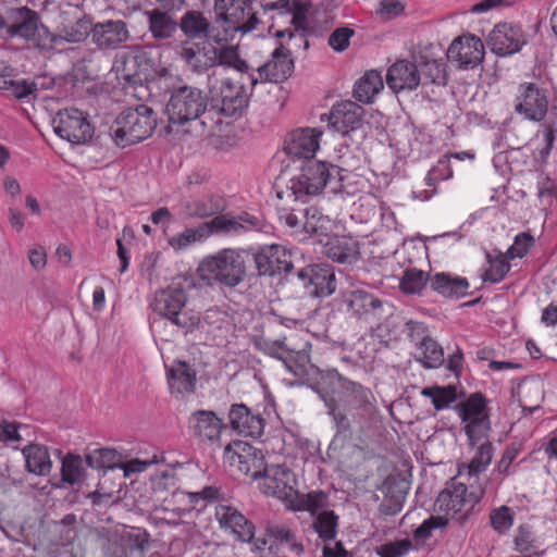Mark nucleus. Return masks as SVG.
Returning a JSON list of instances; mask_svg holds the SVG:
<instances>
[{
  "label": "nucleus",
  "instance_id": "1",
  "mask_svg": "<svg viewBox=\"0 0 557 557\" xmlns=\"http://www.w3.org/2000/svg\"><path fill=\"white\" fill-rule=\"evenodd\" d=\"M348 171L332 163L309 158L302 161L299 173L290 181L289 189L296 199L318 196L323 190L336 195L344 191V181Z\"/></svg>",
  "mask_w": 557,
  "mask_h": 557
},
{
  "label": "nucleus",
  "instance_id": "2",
  "mask_svg": "<svg viewBox=\"0 0 557 557\" xmlns=\"http://www.w3.org/2000/svg\"><path fill=\"white\" fill-rule=\"evenodd\" d=\"M0 37L7 41L18 39L40 50L52 49L54 39L39 14L28 7L9 8L0 14Z\"/></svg>",
  "mask_w": 557,
  "mask_h": 557
},
{
  "label": "nucleus",
  "instance_id": "3",
  "mask_svg": "<svg viewBox=\"0 0 557 557\" xmlns=\"http://www.w3.org/2000/svg\"><path fill=\"white\" fill-rule=\"evenodd\" d=\"M157 123V113L147 104L128 107L116 116L109 135L115 146L126 148L149 138Z\"/></svg>",
  "mask_w": 557,
  "mask_h": 557
},
{
  "label": "nucleus",
  "instance_id": "4",
  "mask_svg": "<svg viewBox=\"0 0 557 557\" xmlns=\"http://www.w3.org/2000/svg\"><path fill=\"white\" fill-rule=\"evenodd\" d=\"M255 0H214L215 23L224 34L216 35L218 41L233 39L236 33L247 34L260 23L253 10Z\"/></svg>",
  "mask_w": 557,
  "mask_h": 557
},
{
  "label": "nucleus",
  "instance_id": "5",
  "mask_svg": "<svg viewBox=\"0 0 557 557\" xmlns=\"http://www.w3.org/2000/svg\"><path fill=\"white\" fill-rule=\"evenodd\" d=\"M199 271L203 280L235 287L245 278L246 267L240 251L225 248L202 260Z\"/></svg>",
  "mask_w": 557,
  "mask_h": 557
},
{
  "label": "nucleus",
  "instance_id": "6",
  "mask_svg": "<svg viewBox=\"0 0 557 557\" xmlns=\"http://www.w3.org/2000/svg\"><path fill=\"white\" fill-rule=\"evenodd\" d=\"M186 302V292L182 287L170 286L154 294L151 308L156 314L170 321L184 334H188L200 324V317L185 310Z\"/></svg>",
  "mask_w": 557,
  "mask_h": 557
},
{
  "label": "nucleus",
  "instance_id": "7",
  "mask_svg": "<svg viewBox=\"0 0 557 557\" xmlns=\"http://www.w3.org/2000/svg\"><path fill=\"white\" fill-rule=\"evenodd\" d=\"M208 95L196 86L181 85L171 90L165 112L169 122L185 125L199 120L207 111Z\"/></svg>",
  "mask_w": 557,
  "mask_h": 557
},
{
  "label": "nucleus",
  "instance_id": "8",
  "mask_svg": "<svg viewBox=\"0 0 557 557\" xmlns=\"http://www.w3.org/2000/svg\"><path fill=\"white\" fill-rule=\"evenodd\" d=\"M454 410L465 423L463 430L471 447L487 440L492 426L487 399L482 393L470 394L463 401L455 405Z\"/></svg>",
  "mask_w": 557,
  "mask_h": 557
},
{
  "label": "nucleus",
  "instance_id": "9",
  "mask_svg": "<svg viewBox=\"0 0 557 557\" xmlns=\"http://www.w3.org/2000/svg\"><path fill=\"white\" fill-rule=\"evenodd\" d=\"M209 99L213 109L228 117L240 116L248 106L244 85L236 84L230 78L215 79L211 83L209 77Z\"/></svg>",
  "mask_w": 557,
  "mask_h": 557
},
{
  "label": "nucleus",
  "instance_id": "10",
  "mask_svg": "<svg viewBox=\"0 0 557 557\" xmlns=\"http://www.w3.org/2000/svg\"><path fill=\"white\" fill-rule=\"evenodd\" d=\"M484 488L478 487L468 493L465 483L451 479L446 483L445 488L438 494L434 508L437 512L445 513L444 517H455L463 509H472L484 496Z\"/></svg>",
  "mask_w": 557,
  "mask_h": 557
},
{
  "label": "nucleus",
  "instance_id": "11",
  "mask_svg": "<svg viewBox=\"0 0 557 557\" xmlns=\"http://www.w3.org/2000/svg\"><path fill=\"white\" fill-rule=\"evenodd\" d=\"M224 462L237 470L251 481L261 478L267 471V462L261 449L255 448L242 441H234L226 445L223 454Z\"/></svg>",
  "mask_w": 557,
  "mask_h": 557
},
{
  "label": "nucleus",
  "instance_id": "12",
  "mask_svg": "<svg viewBox=\"0 0 557 557\" xmlns=\"http://www.w3.org/2000/svg\"><path fill=\"white\" fill-rule=\"evenodd\" d=\"M52 127L60 138L73 145L85 144L94 135L88 115L75 108L60 110L52 119Z\"/></svg>",
  "mask_w": 557,
  "mask_h": 557
},
{
  "label": "nucleus",
  "instance_id": "13",
  "mask_svg": "<svg viewBox=\"0 0 557 557\" xmlns=\"http://www.w3.org/2000/svg\"><path fill=\"white\" fill-rule=\"evenodd\" d=\"M329 376L338 383L339 392L336 400L343 410L361 411L368 414L374 410L376 400L369 387L347 379L336 369L330 370Z\"/></svg>",
  "mask_w": 557,
  "mask_h": 557
},
{
  "label": "nucleus",
  "instance_id": "14",
  "mask_svg": "<svg viewBox=\"0 0 557 557\" xmlns=\"http://www.w3.org/2000/svg\"><path fill=\"white\" fill-rule=\"evenodd\" d=\"M253 547L259 552L269 549L271 554H276L282 547H287L297 556L304 553V545L297 540L296 532L282 523H268L264 534L253 540Z\"/></svg>",
  "mask_w": 557,
  "mask_h": 557
},
{
  "label": "nucleus",
  "instance_id": "15",
  "mask_svg": "<svg viewBox=\"0 0 557 557\" xmlns=\"http://www.w3.org/2000/svg\"><path fill=\"white\" fill-rule=\"evenodd\" d=\"M343 305L351 317L367 322L381 319L384 302L364 288L343 293Z\"/></svg>",
  "mask_w": 557,
  "mask_h": 557
},
{
  "label": "nucleus",
  "instance_id": "16",
  "mask_svg": "<svg viewBox=\"0 0 557 557\" xmlns=\"http://www.w3.org/2000/svg\"><path fill=\"white\" fill-rule=\"evenodd\" d=\"M548 110V99L544 89L534 83H523L518 88L515 111L524 119L541 122Z\"/></svg>",
  "mask_w": 557,
  "mask_h": 557
},
{
  "label": "nucleus",
  "instance_id": "17",
  "mask_svg": "<svg viewBox=\"0 0 557 557\" xmlns=\"http://www.w3.org/2000/svg\"><path fill=\"white\" fill-rule=\"evenodd\" d=\"M297 277L312 296H329L336 289L334 270L326 263L309 264L297 272Z\"/></svg>",
  "mask_w": 557,
  "mask_h": 557
},
{
  "label": "nucleus",
  "instance_id": "18",
  "mask_svg": "<svg viewBox=\"0 0 557 557\" xmlns=\"http://www.w3.org/2000/svg\"><path fill=\"white\" fill-rule=\"evenodd\" d=\"M447 58L457 63L459 69H474L483 61L484 45L474 35L458 37L450 44Z\"/></svg>",
  "mask_w": 557,
  "mask_h": 557
},
{
  "label": "nucleus",
  "instance_id": "19",
  "mask_svg": "<svg viewBox=\"0 0 557 557\" xmlns=\"http://www.w3.org/2000/svg\"><path fill=\"white\" fill-rule=\"evenodd\" d=\"M257 347L265 355L282 361L287 371L295 375L301 373L310 362V356L305 349H292L284 339H263Z\"/></svg>",
  "mask_w": 557,
  "mask_h": 557
},
{
  "label": "nucleus",
  "instance_id": "20",
  "mask_svg": "<svg viewBox=\"0 0 557 557\" xmlns=\"http://www.w3.org/2000/svg\"><path fill=\"white\" fill-rule=\"evenodd\" d=\"M364 109L350 100L333 104L329 114V125L338 134L345 136L363 125Z\"/></svg>",
  "mask_w": 557,
  "mask_h": 557
},
{
  "label": "nucleus",
  "instance_id": "21",
  "mask_svg": "<svg viewBox=\"0 0 557 557\" xmlns=\"http://www.w3.org/2000/svg\"><path fill=\"white\" fill-rule=\"evenodd\" d=\"M295 62L285 44L280 45L271 52L270 59L257 70L262 82L282 83L294 72Z\"/></svg>",
  "mask_w": 557,
  "mask_h": 557
},
{
  "label": "nucleus",
  "instance_id": "22",
  "mask_svg": "<svg viewBox=\"0 0 557 557\" xmlns=\"http://www.w3.org/2000/svg\"><path fill=\"white\" fill-rule=\"evenodd\" d=\"M524 44V33L518 25L499 23L488 35L491 50L499 57L511 55L520 51Z\"/></svg>",
  "mask_w": 557,
  "mask_h": 557
},
{
  "label": "nucleus",
  "instance_id": "23",
  "mask_svg": "<svg viewBox=\"0 0 557 557\" xmlns=\"http://www.w3.org/2000/svg\"><path fill=\"white\" fill-rule=\"evenodd\" d=\"M202 224L203 227H207L208 238L211 235H240L248 231H259L262 228V221L249 213H244L236 218L219 214Z\"/></svg>",
  "mask_w": 557,
  "mask_h": 557
},
{
  "label": "nucleus",
  "instance_id": "24",
  "mask_svg": "<svg viewBox=\"0 0 557 557\" xmlns=\"http://www.w3.org/2000/svg\"><path fill=\"white\" fill-rule=\"evenodd\" d=\"M255 262L260 275L274 276L282 272L289 273L294 268L289 251L276 244L260 248L255 255Z\"/></svg>",
  "mask_w": 557,
  "mask_h": 557
},
{
  "label": "nucleus",
  "instance_id": "25",
  "mask_svg": "<svg viewBox=\"0 0 557 557\" xmlns=\"http://www.w3.org/2000/svg\"><path fill=\"white\" fill-rule=\"evenodd\" d=\"M262 492L269 496L278 499H286L293 496L295 475L290 469L281 465L267 466V471L262 472L261 478Z\"/></svg>",
  "mask_w": 557,
  "mask_h": 557
},
{
  "label": "nucleus",
  "instance_id": "26",
  "mask_svg": "<svg viewBox=\"0 0 557 557\" xmlns=\"http://www.w3.org/2000/svg\"><path fill=\"white\" fill-rule=\"evenodd\" d=\"M91 38L99 49L115 50L129 39V32L124 21L109 20L92 26Z\"/></svg>",
  "mask_w": 557,
  "mask_h": 557
},
{
  "label": "nucleus",
  "instance_id": "27",
  "mask_svg": "<svg viewBox=\"0 0 557 557\" xmlns=\"http://www.w3.org/2000/svg\"><path fill=\"white\" fill-rule=\"evenodd\" d=\"M322 131L313 127H305L293 131L285 139V151L288 156L304 159L314 158L319 149Z\"/></svg>",
  "mask_w": 557,
  "mask_h": 557
},
{
  "label": "nucleus",
  "instance_id": "28",
  "mask_svg": "<svg viewBox=\"0 0 557 557\" xmlns=\"http://www.w3.org/2000/svg\"><path fill=\"white\" fill-rule=\"evenodd\" d=\"M231 428L238 434L258 438L263 434L265 420L259 412L251 411L245 404H233L228 411Z\"/></svg>",
  "mask_w": 557,
  "mask_h": 557
},
{
  "label": "nucleus",
  "instance_id": "29",
  "mask_svg": "<svg viewBox=\"0 0 557 557\" xmlns=\"http://www.w3.org/2000/svg\"><path fill=\"white\" fill-rule=\"evenodd\" d=\"M224 428L223 421L211 410H197L188 418V429L200 442H216Z\"/></svg>",
  "mask_w": 557,
  "mask_h": 557
},
{
  "label": "nucleus",
  "instance_id": "30",
  "mask_svg": "<svg viewBox=\"0 0 557 557\" xmlns=\"http://www.w3.org/2000/svg\"><path fill=\"white\" fill-rule=\"evenodd\" d=\"M387 86L395 92L413 90L421 83V74L416 60H398L389 66L386 74Z\"/></svg>",
  "mask_w": 557,
  "mask_h": 557
},
{
  "label": "nucleus",
  "instance_id": "31",
  "mask_svg": "<svg viewBox=\"0 0 557 557\" xmlns=\"http://www.w3.org/2000/svg\"><path fill=\"white\" fill-rule=\"evenodd\" d=\"M166 369V380L172 394H194L197 384L196 369L184 360H173Z\"/></svg>",
  "mask_w": 557,
  "mask_h": 557
},
{
  "label": "nucleus",
  "instance_id": "32",
  "mask_svg": "<svg viewBox=\"0 0 557 557\" xmlns=\"http://www.w3.org/2000/svg\"><path fill=\"white\" fill-rule=\"evenodd\" d=\"M215 517L221 528L231 530L238 540L251 542L255 540V525L242 512L230 506H220Z\"/></svg>",
  "mask_w": 557,
  "mask_h": 557
},
{
  "label": "nucleus",
  "instance_id": "33",
  "mask_svg": "<svg viewBox=\"0 0 557 557\" xmlns=\"http://www.w3.org/2000/svg\"><path fill=\"white\" fill-rule=\"evenodd\" d=\"M430 286L432 290L445 298L459 299L468 295L470 285L466 277L440 272L430 277Z\"/></svg>",
  "mask_w": 557,
  "mask_h": 557
},
{
  "label": "nucleus",
  "instance_id": "34",
  "mask_svg": "<svg viewBox=\"0 0 557 557\" xmlns=\"http://www.w3.org/2000/svg\"><path fill=\"white\" fill-rule=\"evenodd\" d=\"M181 208L185 219H205L224 211L225 202L220 196L210 195L205 198L184 200Z\"/></svg>",
  "mask_w": 557,
  "mask_h": 557
},
{
  "label": "nucleus",
  "instance_id": "35",
  "mask_svg": "<svg viewBox=\"0 0 557 557\" xmlns=\"http://www.w3.org/2000/svg\"><path fill=\"white\" fill-rule=\"evenodd\" d=\"M172 12L173 11H165L159 8L145 11L148 29L153 39L166 40L172 38L176 33L178 24L171 15Z\"/></svg>",
  "mask_w": 557,
  "mask_h": 557
},
{
  "label": "nucleus",
  "instance_id": "36",
  "mask_svg": "<svg viewBox=\"0 0 557 557\" xmlns=\"http://www.w3.org/2000/svg\"><path fill=\"white\" fill-rule=\"evenodd\" d=\"M180 58L195 73H203L214 66L212 46L200 48L198 45L184 42L178 51Z\"/></svg>",
  "mask_w": 557,
  "mask_h": 557
},
{
  "label": "nucleus",
  "instance_id": "37",
  "mask_svg": "<svg viewBox=\"0 0 557 557\" xmlns=\"http://www.w3.org/2000/svg\"><path fill=\"white\" fill-rule=\"evenodd\" d=\"M324 255L338 263H351L359 255L358 244L348 237H332L323 245Z\"/></svg>",
  "mask_w": 557,
  "mask_h": 557
},
{
  "label": "nucleus",
  "instance_id": "38",
  "mask_svg": "<svg viewBox=\"0 0 557 557\" xmlns=\"http://www.w3.org/2000/svg\"><path fill=\"white\" fill-rule=\"evenodd\" d=\"M26 469L36 475L46 476L51 472L52 461L46 446L39 444H30L22 450Z\"/></svg>",
  "mask_w": 557,
  "mask_h": 557
},
{
  "label": "nucleus",
  "instance_id": "39",
  "mask_svg": "<svg viewBox=\"0 0 557 557\" xmlns=\"http://www.w3.org/2000/svg\"><path fill=\"white\" fill-rule=\"evenodd\" d=\"M305 15L297 11V13H293L290 17V23L294 25V28H285L282 30H277L275 36L277 38H287L285 41V48H289V53L293 55V51L298 48L308 49L309 41L307 39L305 33Z\"/></svg>",
  "mask_w": 557,
  "mask_h": 557
},
{
  "label": "nucleus",
  "instance_id": "40",
  "mask_svg": "<svg viewBox=\"0 0 557 557\" xmlns=\"http://www.w3.org/2000/svg\"><path fill=\"white\" fill-rule=\"evenodd\" d=\"M413 60L418 64V69L421 74V78H424V83H431L436 85H445L447 82V74L445 63L443 60L430 59L428 55L419 52L412 55Z\"/></svg>",
  "mask_w": 557,
  "mask_h": 557
},
{
  "label": "nucleus",
  "instance_id": "41",
  "mask_svg": "<svg viewBox=\"0 0 557 557\" xmlns=\"http://www.w3.org/2000/svg\"><path fill=\"white\" fill-rule=\"evenodd\" d=\"M177 24L183 34L191 39L208 37L211 26L203 13L196 10L187 11Z\"/></svg>",
  "mask_w": 557,
  "mask_h": 557
},
{
  "label": "nucleus",
  "instance_id": "42",
  "mask_svg": "<svg viewBox=\"0 0 557 557\" xmlns=\"http://www.w3.org/2000/svg\"><path fill=\"white\" fill-rule=\"evenodd\" d=\"M381 73L371 70L360 77L354 87V97L363 103H370L373 97L383 89Z\"/></svg>",
  "mask_w": 557,
  "mask_h": 557
},
{
  "label": "nucleus",
  "instance_id": "43",
  "mask_svg": "<svg viewBox=\"0 0 557 557\" xmlns=\"http://www.w3.org/2000/svg\"><path fill=\"white\" fill-rule=\"evenodd\" d=\"M92 25L91 22L86 18H78L72 24H62L59 27L57 35L52 34L53 47L62 41L66 42H81L91 34Z\"/></svg>",
  "mask_w": 557,
  "mask_h": 557
},
{
  "label": "nucleus",
  "instance_id": "44",
  "mask_svg": "<svg viewBox=\"0 0 557 557\" xmlns=\"http://www.w3.org/2000/svg\"><path fill=\"white\" fill-rule=\"evenodd\" d=\"M476 445L478 450L474 457L468 465H465L462 466V468L459 469L460 475L465 473L462 469L466 470L469 481L471 479H475L480 473L484 472L487 469L494 455V447L492 443L488 442L487 440H484Z\"/></svg>",
  "mask_w": 557,
  "mask_h": 557
},
{
  "label": "nucleus",
  "instance_id": "45",
  "mask_svg": "<svg viewBox=\"0 0 557 557\" xmlns=\"http://www.w3.org/2000/svg\"><path fill=\"white\" fill-rule=\"evenodd\" d=\"M416 359L426 369H436L445 362L444 349L430 337L416 347Z\"/></svg>",
  "mask_w": 557,
  "mask_h": 557
},
{
  "label": "nucleus",
  "instance_id": "46",
  "mask_svg": "<svg viewBox=\"0 0 557 557\" xmlns=\"http://www.w3.org/2000/svg\"><path fill=\"white\" fill-rule=\"evenodd\" d=\"M212 59L215 65L232 67L240 73H247L249 65L240 59L238 50L234 46L212 47Z\"/></svg>",
  "mask_w": 557,
  "mask_h": 557
},
{
  "label": "nucleus",
  "instance_id": "47",
  "mask_svg": "<svg viewBox=\"0 0 557 557\" xmlns=\"http://www.w3.org/2000/svg\"><path fill=\"white\" fill-rule=\"evenodd\" d=\"M421 395L431 399L436 411L449 408L458 398L457 387L450 384L424 387L421 391Z\"/></svg>",
  "mask_w": 557,
  "mask_h": 557
},
{
  "label": "nucleus",
  "instance_id": "48",
  "mask_svg": "<svg viewBox=\"0 0 557 557\" xmlns=\"http://www.w3.org/2000/svg\"><path fill=\"white\" fill-rule=\"evenodd\" d=\"M428 282H430V277L424 271L409 268L403 273L399 288L406 295H421Z\"/></svg>",
  "mask_w": 557,
  "mask_h": 557
},
{
  "label": "nucleus",
  "instance_id": "49",
  "mask_svg": "<svg viewBox=\"0 0 557 557\" xmlns=\"http://www.w3.org/2000/svg\"><path fill=\"white\" fill-rule=\"evenodd\" d=\"M208 238L207 227H203V224H200L197 227H188L184 230V232L172 236L168 239V244L174 250L180 251L186 249L187 247L203 242Z\"/></svg>",
  "mask_w": 557,
  "mask_h": 557
},
{
  "label": "nucleus",
  "instance_id": "50",
  "mask_svg": "<svg viewBox=\"0 0 557 557\" xmlns=\"http://www.w3.org/2000/svg\"><path fill=\"white\" fill-rule=\"evenodd\" d=\"M327 414L332 418L335 432H354L350 419L346 410H343L341 404L333 396H322Z\"/></svg>",
  "mask_w": 557,
  "mask_h": 557
},
{
  "label": "nucleus",
  "instance_id": "51",
  "mask_svg": "<svg viewBox=\"0 0 557 557\" xmlns=\"http://www.w3.org/2000/svg\"><path fill=\"white\" fill-rule=\"evenodd\" d=\"M84 474L83 459L79 456L69 454L62 460V481L71 485L82 481Z\"/></svg>",
  "mask_w": 557,
  "mask_h": 557
},
{
  "label": "nucleus",
  "instance_id": "52",
  "mask_svg": "<svg viewBox=\"0 0 557 557\" xmlns=\"http://www.w3.org/2000/svg\"><path fill=\"white\" fill-rule=\"evenodd\" d=\"M487 258L488 268L483 274V280L485 282L498 283L504 280L510 269V265L503 255H499L495 258H492L490 255H487Z\"/></svg>",
  "mask_w": 557,
  "mask_h": 557
},
{
  "label": "nucleus",
  "instance_id": "53",
  "mask_svg": "<svg viewBox=\"0 0 557 557\" xmlns=\"http://www.w3.org/2000/svg\"><path fill=\"white\" fill-rule=\"evenodd\" d=\"M490 521L496 532L505 534L513 524V511L510 507L503 505L492 510Z\"/></svg>",
  "mask_w": 557,
  "mask_h": 557
},
{
  "label": "nucleus",
  "instance_id": "54",
  "mask_svg": "<svg viewBox=\"0 0 557 557\" xmlns=\"http://www.w3.org/2000/svg\"><path fill=\"white\" fill-rule=\"evenodd\" d=\"M337 518L333 511H323L314 522V529L323 541H331L336 535Z\"/></svg>",
  "mask_w": 557,
  "mask_h": 557
},
{
  "label": "nucleus",
  "instance_id": "55",
  "mask_svg": "<svg viewBox=\"0 0 557 557\" xmlns=\"http://www.w3.org/2000/svg\"><path fill=\"white\" fill-rule=\"evenodd\" d=\"M447 523L448 518L444 516H431L413 531V539L418 543H424L432 536L433 530L443 529Z\"/></svg>",
  "mask_w": 557,
  "mask_h": 557
},
{
  "label": "nucleus",
  "instance_id": "56",
  "mask_svg": "<svg viewBox=\"0 0 557 557\" xmlns=\"http://www.w3.org/2000/svg\"><path fill=\"white\" fill-rule=\"evenodd\" d=\"M0 88L9 90L16 99H25L38 90L37 84L27 79H3Z\"/></svg>",
  "mask_w": 557,
  "mask_h": 557
},
{
  "label": "nucleus",
  "instance_id": "57",
  "mask_svg": "<svg viewBox=\"0 0 557 557\" xmlns=\"http://www.w3.org/2000/svg\"><path fill=\"white\" fill-rule=\"evenodd\" d=\"M412 549V543L409 539L391 542L376 548L380 557H403Z\"/></svg>",
  "mask_w": 557,
  "mask_h": 557
},
{
  "label": "nucleus",
  "instance_id": "58",
  "mask_svg": "<svg viewBox=\"0 0 557 557\" xmlns=\"http://www.w3.org/2000/svg\"><path fill=\"white\" fill-rule=\"evenodd\" d=\"M151 486L154 494L174 492L176 490L175 475L168 470L157 472L151 476Z\"/></svg>",
  "mask_w": 557,
  "mask_h": 557
},
{
  "label": "nucleus",
  "instance_id": "59",
  "mask_svg": "<svg viewBox=\"0 0 557 557\" xmlns=\"http://www.w3.org/2000/svg\"><path fill=\"white\" fill-rule=\"evenodd\" d=\"M534 245V238L529 233H520L515 237L513 244L507 253L510 259L523 258Z\"/></svg>",
  "mask_w": 557,
  "mask_h": 557
},
{
  "label": "nucleus",
  "instance_id": "60",
  "mask_svg": "<svg viewBox=\"0 0 557 557\" xmlns=\"http://www.w3.org/2000/svg\"><path fill=\"white\" fill-rule=\"evenodd\" d=\"M115 456L114 450L109 448H101L95 450L94 454L86 456V463L90 468H112L111 460Z\"/></svg>",
  "mask_w": 557,
  "mask_h": 557
},
{
  "label": "nucleus",
  "instance_id": "61",
  "mask_svg": "<svg viewBox=\"0 0 557 557\" xmlns=\"http://www.w3.org/2000/svg\"><path fill=\"white\" fill-rule=\"evenodd\" d=\"M354 34V29L349 27L336 28L329 37V45L335 51L342 52L349 46V39Z\"/></svg>",
  "mask_w": 557,
  "mask_h": 557
},
{
  "label": "nucleus",
  "instance_id": "62",
  "mask_svg": "<svg viewBox=\"0 0 557 557\" xmlns=\"http://www.w3.org/2000/svg\"><path fill=\"white\" fill-rule=\"evenodd\" d=\"M226 322V313L216 307H212L206 310L202 318H200V324L196 327H203L208 325L213 329H221Z\"/></svg>",
  "mask_w": 557,
  "mask_h": 557
},
{
  "label": "nucleus",
  "instance_id": "63",
  "mask_svg": "<svg viewBox=\"0 0 557 557\" xmlns=\"http://www.w3.org/2000/svg\"><path fill=\"white\" fill-rule=\"evenodd\" d=\"M300 215L304 231L307 233H317L320 227L319 222L322 220L321 212L314 207H309L301 210Z\"/></svg>",
  "mask_w": 557,
  "mask_h": 557
},
{
  "label": "nucleus",
  "instance_id": "64",
  "mask_svg": "<svg viewBox=\"0 0 557 557\" xmlns=\"http://www.w3.org/2000/svg\"><path fill=\"white\" fill-rule=\"evenodd\" d=\"M354 432H335L329 445L327 454H342L352 445Z\"/></svg>",
  "mask_w": 557,
  "mask_h": 557
}]
</instances>
